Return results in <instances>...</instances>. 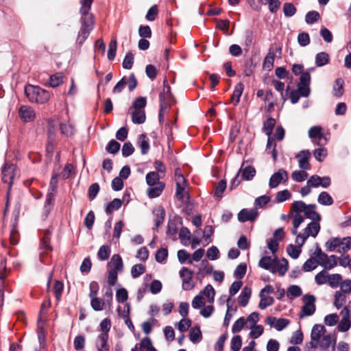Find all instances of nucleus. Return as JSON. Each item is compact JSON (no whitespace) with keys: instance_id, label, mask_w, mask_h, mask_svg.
I'll return each mask as SVG.
<instances>
[{"instance_id":"c85d7f7f","label":"nucleus","mask_w":351,"mask_h":351,"mask_svg":"<svg viewBox=\"0 0 351 351\" xmlns=\"http://www.w3.org/2000/svg\"><path fill=\"white\" fill-rule=\"evenodd\" d=\"M244 86L242 83H238L235 87L234 92L232 95V102L234 104H237L240 100V97L242 95V93L243 91Z\"/></svg>"},{"instance_id":"0e129e2a","label":"nucleus","mask_w":351,"mask_h":351,"mask_svg":"<svg viewBox=\"0 0 351 351\" xmlns=\"http://www.w3.org/2000/svg\"><path fill=\"white\" fill-rule=\"evenodd\" d=\"M351 327L350 318L342 317L339 322L337 328L340 332H347Z\"/></svg>"},{"instance_id":"79ce46f5","label":"nucleus","mask_w":351,"mask_h":351,"mask_svg":"<svg viewBox=\"0 0 351 351\" xmlns=\"http://www.w3.org/2000/svg\"><path fill=\"white\" fill-rule=\"evenodd\" d=\"M11 168V165L5 163L2 169V180L4 182L10 181V184H12V180L14 178V175L9 172Z\"/></svg>"},{"instance_id":"4468645a","label":"nucleus","mask_w":351,"mask_h":351,"mask_svg":"<svg viewBox=\"0 0 351 351\" xmlns=\"http://www.w3.org/2000/svg\"><path fill=\"white\" fill-rule=\"evenodd\" d=\"M110 269H114L117 272H121L123 269V263L121 256L118 254H114L111 257L110 262L108 263Z\"/></svg>"},{"instance_id":"0eeeda50","label":"nucleus","mask_w":351,"mask_h":351,"mask_svg":"<svg viewBox=\"0 0 351 351\" xmlns=\"http://www.w3.org/2000/svg\"><path fill=\"white\" fill-rule=\"evenodd\" d=\"M311 75L308 71H304L300 77V81L297 85L299 91H302V96L306 97L310 95Z\"/></svg>"},{"instance_id":"e433bc0d","label":"nucleus","mask_w":351,"mask_h":351,"mask_svg":"<svg viewBox=\"0 0 351 351\" xmlns=\"http://www.w3.org/2000/svg\"><path fill=\"white\" fill-rule=\"evenodd\" d=\"M19 117L24 123L33 121L36 118L35 111H19Z\"/></svg>"},{"instance_id":"f257e3e1","label":"nucleus","mask_w":351,"mask_h":351,"mask_svg":"<svg viewBox=\"0 0 351 351\" xmlns=\"http://www.w3.org/2000/svg\"><path fill=\"white\" fill-rule=\"evenodd\" d=\"M93 1V0H80L81 27L76 38V43L80 46L85 42L89 36L90 32L93 29V16L90 13Z\"/></svg>"},{"instance_id":"c756f323","label":"nucleus","mask_w":351,"mask_h":351,"mask_svg":"<svg viewBox=\"0 0 351 351\" xmlns=\"http://www.w3.org/2000/svg\"><path fill=\"white\" fill-rule=\"evenodd\" d=\"M344 81L341 78H337L333 86V94L335 97H339L343 94Z\"/></svg>"},{"instance_id":"7ed1b4c3","label":"nucleus","mask_w":351,"mask_h":351,"mask_svg":"<svg viewBox=\"0 0 351 351\" xmlns=\"http://www.w3.org/2000/svg\"><path fill=\"white\" fill-rule=\"evenodd\" d=\"M25 93L31 102L45 104L50 98V93L47 90L30 84L25 86Z\"/></svg>"},{"instance_id":"2f4dec72","label":"nucleus","mask_w":351,"mask_h":351,"mask_svg":"<svg viewBox=\"0 0 351 351\" xmlns=\"http://www.w3.org/2000/svg\"><path fill=\"white\" fill-rule=\"evenodd\" d=\"M63 73L61 72L51 75L49 77L50 86L55 88L63 83Z\"/></svg>"},{"instance_id":"680f3d73","label":"nucleus","mask_w":351,"mask_h":351,"mask_svg":"<svg viewBox=\"0 0 351 351\" xmlns=\"http://www.w3.org/2000/svg\"><path fill=\"white\" fill-rule=\"evenodd\" d=\"M308 206V204H306L303 201H295L292 203L291 207L294 212H295L297 214H300L302 212L305 211L306 210V208Z\"/></svg>"},{"instance_id":"4d7b16f0","label":"nucleus","mask_w":351,"mask_h":351,"mask_svg":"<svg viewBox=\"0 0 351 351\" xmlns=\"http://www.w3.org/2000/svg\"><path fill=\"white\" fill-rule=\"evenodd\" d=\"M320 18V15L317 11H309L305 16V21L307 24H313L317 22Z\"/></svg>"},{"instance_id":"f3484780","label":"nucleus","mask_w":351,"mask_h":351,"mask_svg":"<svg viewBox=\"0 0 351 351\" xmlns=\"http://www.w3.org/2000/svg\"><path fill=\"white\" fill-rule=\"evenodd\" d=\"M137 145L141 148L143 155L147 154L150 149L149 139L145 134H141L138 136Z\"/></svg>"},{"instance_id":"8fccbe9b","label":"nucleus","mask_w":351,"mask_h":351,"mask_svg":"<svg viewBox=\"0 0 351 351\" xmlns=\"http://www.w3.org/2000/svg\"><path fill=\"white\" fill-rule=\"evenodd\" d=\"M246 271L247 265L244 263H241L236 267L234 271V276L236 278L241 279L245 276Z\"/></svg>"},{"instance_id":"20e7f679","label":"nucleus","mask_w":351,"mask_h":351,"mask_svg":"<svg viewBox=\"0 0 351 351\" xmlns=\"http://www.w3.org/2000/svg\"><path fill=\"white\" fill-rule=\"evenodd\" d=\"M163 84V89L160 94V110H168L176 105V101L171 92V88L167 83V80H165Z\"/></svg>"},{"instance_id":"cd10ccee","label":"nucleus","mask_w":351,"mask_h":351,"mask_svg":"<svg viewBox=\"0 0 351 351\" xmlns=\"http://www.w3.org/2000/svg\"><path fill=\"white\" fill-rule=\"evenodd\" d=\"M110 247L107 245L101 246L97 252V258L99 261H104L109 258L110 255Z\"/></svg>"},{"instance_id":"a18cd8bd","label":"nucleus","mask_w":351,"mask_h":351,"mask_svg":"<svg viewBox=\"0 0 351 351\" xmlns=\"http://www.w3.org/2000/svg\"><path fill=\"white\" fill-rule=\"evenodd\" d=\"M328 280L327 282L328 283L329 286L332 288H336L339 285L341 281L342 280V277L339 274H335L332 275H328Z\"/></svg>"},{"instance_id":"4c0bfd02","label":"nucleus","mask_w":351,"mask_h":351,"mask_svg":"<svg viewBox=\"0 0 351 351\" xmlns=\"http://www.w3.org/2000/svg\"><path fill=\"white\" fill-rule=\"evenodd\" d=\"M120 147V143L115 140L112 139L108 142L106 147V150L107 152L114 155L119 152Z\"/></svg>"},{"instance_id":"3c124183","label":"nucleus","mask_w":351,"mask_h":351,"mask_svg":"<svg viewBox=\"0 0 351 351\" xmlns=\"http://www.w3.org/2000/svg\"><path fill=\"white\" fill-rule=\"evenodd\" d=\"M323 136L320 126H313L308 130V137L310 138H319L321 140Z\"/></svg>"},{"instance_id":"37998d69","label":"nucleus","mask_w":351,"mask_h":351,"mask_svg":"<svg viewBox=\"0 0 351 351\" xmlns=\"http://www.w3.org/2000/svg\"><path fill=\"white\" fill-rule=\"evenodd\" d=\"M90 298V305L93 310H95V311H100L103 310L105 302L103 301L102 299H100L97 297H93Z\"/></svg>"},{"instance_id":"473e14b6","label":"nucleus","mask_w":351,"mask_h":351,"mask_svg":"<svg viewBox=\"0 0 351 351\" xmlns=\"http://www.w3.org/2000/svg\"><path fill=\"white\" fill-rule=\"evenodd\" d=\"M315 305L304 304L301 308V313L299 315L300 319H303L305 317L313 315L315 312Z\"/></svg>"},{"instance_id":"c03bdc74","label":"nucleus","mask_w":351,"mask_h":351,"mask_svg":"<svg viewBox=\"0 0 351 351\" xmlns=\"http://www.w3.org/2000/svg\"><path fill=\"white\" fill-rule=\"evenodd\" d=\"M117 48V42L115 38H113L110 40L109 43V49L108 51V59L110 61L113 60L116 56Z\"/></svg>"},{"instance_id":"423d86ee","label":"nucleus","mask_w":351,"mask_h":351,"mask_svg":"<svg viewBox=\"0 0 351 351\" xmlns=\"http://www.w3.org/2000/svg\"><path fill=\"white\" fill-rule=\"evenodd\" d=\"M179 274L182 280V289L185 291H189L193 289L194 283L192 280L193 271L187 267H183L180 270Z\"/></svg>"},{"instance_id":"b1692460","label":"nucleus","mask_w":351,"mask_h":351,"mask_svg":"<svg viewBox=\"0 0 351 351\" xmlns=\"http://www.w3.org/2000/svg\"><path fill=\"white\" fill-rule=\"evenodd\" d=\"M325 331V328L323 325L315 324L312 328L311 338L313 341H319L322 334Z\"/></svg>"},{"instance_id":"13d9d810","label":"nucleus","mask_w":351,"mask_h":351,"mask_svg":"<svg viewBox=\"0 0 351 351\" xmlns=\"http://www.w3.org/2000/svg\"><path fill=\"white\" fill-rule=\"evenodd\" d=\"M145 267L142 264L134 265L131 269V275L133 278L139 277L141 274L145 273Z\"/></svg>"},{"instance_id":"6e6d98bb","label":"nucleus","mask_w":351,"mask_h":351,"mask_svg":"<svg viewBox=\"0 0 351 351\" xmlns=\"http://www.w3.org/2000/svg\"><path fill=\"white\" fill-rule=\"evenodd\" d=\"M341 245H339V248L337 250L338 252H341V251L346 252L351 249V237H344L343 239H340Z\"/></svg>"},{"instance_id":"a211bd4d","label":"nucleus","mask_w":351,"mask_h":351,"mask_svg":"<svg viewBox=\"0 0 351 351\" xmlns=\"http://www.w3.org/2000/svg\"><path fill=\"white\" fill-rule=\"evenodd\" d=\"M109 337L98 335L95 341L97 351H110V346L108 343Z\"/></svg>"},{"instance_id":"ddd939ff","label":"nucleus","mask_w":351,"mask_h":351,"mask_svg":"<svg viewBox=\"0 0 351 351\" xmlns=\"http://www.w3.org/2000/svg\"><path fill=\"white\" fill-rule=\"evenodd\" d=\"M185 182L186 179L184 178L182 174H180L177 178L176 191V197L179 200H183L184 199L185 195L188 198H189V194L188 193V192H185L184 187L182 185V184H184Z\"/></svg>"},{"instance_id":"338daca9","label":"nucleus","mask_w":351,"mask_h":351,"mask_svg":"<svg viewBox=\"0 0 351 351\" xmlns=\"http://www.w3.org/2000/svg\"><path fill=\"white\" fill-rule=\"evenodd\" d=\"M308 177V173L304 171H294L291 173L292 179L298 182L304 181Z\"/></svg>"},{"instance_id":"393cba45","label":"nucleus","mask_w":351,"mask_h":351,"mask_svg":"<svg viewBox=\"0 0 351 351\" xmlns=\"http://www.w3.org/2000/svg\"><path fill=\"white\" fill-rule=\"evenodd\" d=\"M121 205L122 201L119 198H114L112 201L107 204L105 211L107 214L110 215L114 210H119Z\"/></svg>"},{"instance_id":"412c9836","label":"nucleus","mask_w":351,"mask_h":351,"mask_svg":"<svg viewBox=\"0 0 351 351\" xmlns=\"http://www.w3.org/2000/svg\"><path fill=\"white\" fill-rule=\"evenodd\" d=\"M252 294L251 289L245 287L239 296V304L241 306L245 307L248 304L249 300Z\"/></svg>"},{"instance_id":"603ef678","label":"nucleus","mask_w":351,"mask_h":351,"mask_svg":"<svg viewBox=\"0 0 351 351\" xmlns=\"http://www.w3.org/2000/svg\"><path fill=\"white\" fill-rule=\"evenodd\" d=\"M346 302V295L340 291H337L335 294V302L334 304L337 309L342 307L344 303Z\"/></svg>"},{"instance_id":"e2e57ef3","label":"nucleus","mask_w":351,"mask_h":351,"mask_svg":"<svg viewBox=\"0 0 351 351\" xmlns=\"http://www.w3.org/2000/svg\"><path fill=\"white\" fill-rule=\"evenodd\" d=\"M147 98L145 97H138L133 102L132 108L133 110H142L146 106Z\"/></svg>"},{"instance_id":"052dcab7","label":"nucleus","mask_w":351,"mask_h":351,"mask_svg":"<svg viewBox=\"0 0 351 351\" xmlns=\"http://www.w3.org/2000/svg\"><path fill=\"white\" fill-rule=\"evenodd\" d=\"M60 129L61 134L67 137L71 136L74 134V128L71 124L60 123Z\"/></svg>"},{"instance_id":"72a5a7b5","label":"nucleus","mask_w":351,"mask_h":351,"mask_svg":"<svg viewBox=\"0 0 351 351\" xmlns=\"http://www.w3.org/2000/svg\"><path fill=\"white\" fill-rule=\"evenodd\" d=\"M259 297L261 300L258 304V307L262 310L266 308L267 306L273 305L274 303V299L273 297H267L266 295H261Z\"/></svg>"},{"instance_id":"69168bd1","label":"nucleus","mask_w":351,"mask_h":351,"mask_svg":"<svg viewBox=\"0 0 351 351\" xmlns=\"http://www.w3.org/2000/svg\"><path fill=\"white\" fill-rule=\"evenodd\" d=\"M297 10L294 5L291 3H285L283 5V12L285 16L291 17L293 16Z\"/></svg>"},{"instance_id":"a19ab883","label":"nucleus","mask_w":351,"mask_h":351,"mask_svg":"<svg viewBox=\"0 0 351 351\" xmlns=\"http://www.w3.org/2000/svg\"><path fill=\"white\" fill-rule=\"evenodd\" d=\"M145 111H132V119L136 124H142L145 121Z\"/></svg>"},{"instance_id":"f8f14e48","label":"nucleus","mask_w":351,"mask_h":351,"mask_svg":"<svg viewBox=\"0 0 351 351\" xmlns=\"http://www.w3.org/2000/svg\"><path fill=\"white\" fill-rule=\"evenodd\" d=\"M152 213L154 216L155 226L153 228V230L156 231L158 228L163 223L165 217V210L162 206H158L154 208L152 210Z\"/></svg>"},{"instance_id":"f704fd0d","label":"nucleus","mask_w":351,"mask_h":351,"mask_svg":"<svg viewBox=\"0 0 351 351\" xmlns=\"http://www.w3.org/2000/svg\"><path fill=\"white\" fill-rule=\"evenodd\" d=\"M314 255L317 258V261L320 265H324L325 261L328 260V255L322 251V249L317 243L316 244V249L314 252Z\"/></svg>"},{"instance_id":"09e8293b","label":"nucleus","mask_w":351,"mask_h":351,"mask_svg":"<svg viewBox=\"0 0 351 351\" xmlns=\"http://www.w3.org/2000/svg\"><path fill=\"white\" fill-rule=\"evenodd\" d=\"M341 244L339 238H332L326 243V247L327 251L333 252L337 247L339 248V245H341Z\"/></svg>"},{"instance_id":"774afa93","label":"nucleus","mask_w":351,"mask_h":351,"mask_svg":"<svg viewBox=\"0 0 351 351\" xmlns=\"http://www.w3.org/2000/svg\"><path fill=\"white\" fill-rule=\"evenodd\" d=\"M242 346V339L240 335H235L231 339L230 348L232 351H239Z\"/></svg>"},{"instance_id":"a878e982","label":"nucleus","mask_w":351,"mask_h":351,"mask_svg":"<svg viewBox=\"0 0 351 351\" xmlns=\"http://www.w3.org/2000/svg\"><path fill=\"white\" fill-rule=\"evenodd\" d=\"M199 294L202 296H206L209 303H213L214 302L215 291L211 285H207L205 288L201 291Z\"/></svg>"},{"instance_id":"5fc2aeb1","label":"nucleus","mask_w":351,"mask_h":351,"mask_svg":"<svg viewBox=\"0 0 351 351\" xmlns=\"http://www.w3.org/2000/svg\"><path fill=\"white\" fill-rule=\"evenodd\" d=\"M276 124V120L273 118L267 119L263 123V130L266 134L271 136L273 129Z\"/></svg>"},{"instance_id":"bf43d9fd","label":"nucleus","mask_w":351,"mask_h":351,"mask_svg":"<svg viewBox=\"0 0 351 351\" xmlns=\"http://www.w3.org/2000/svg\"><path fill=\"white\" fill-rule=\"evenodd\" d=\"M328 277V274L324 269L316 274L315 280L317 285H322L327 282Z\"/></svg>"},{"instance_id":"9b49d317","label":"nucleus","mask_w":351,"mask_h":351,"mask_svg":"<svg viewBox=\"0 0 351 351\" xmlns=\"http://www.w3.org/2000/svg\"><path fill=\"white\" fill-rule=\"evenodd\" d=\"M256 169L251 165L245 166V162H243L238 171V173L241 176V180H252L256 175Z\"/></svg>"},{"instance_id":"9d476101","label":"nucleus","mask_w":351,"mask_h":351,"mask_svg":"<svg viewBox=\"0 0 351 351\" xmlns=\"http://www.w3.org/2000/svg\"><path fill=\"white\" fill-rule=\"evenodd\" d=\"M311 154L308 149L302 150L298 152L295 158L298 159L299 167L303 170H308L311 168L309 158Z\"/></svg>"},{"instance_id":"49530a36","label":"nucleus","mask_w":351,"mask_h":351,"mask_svg":"<svg viewBox=\"0 0 351 351\" xmlns=\"http://www.w3.org/2000/svg\"><path fill=\"white\" fill-rule=\"evenodd\" d=\"M317 265H319V263L317 260L311 257L304 263L302 269L304 271H311L317 267Z\"/></svg>"},{"instance_id":"c9c22d12","label":"nucleus","mask_w":351,"mask_h":351,"mask_svg":"<svg viewBox=\"0 0 351 351\" xmlns=\"http://www.w3.org/2000/svg\"><path fill=\"white\" fill-rule=\"evenodd\" d=\"M86 344V339L84 335H77L73 340V346L74 349L76 351L84 350L83 349L85 347Z\"/></svg>"},{"instance_id":"39448f33","label":"nucleus","mask_w":351,"mask_h":351,"mask_svg":"<svg viewBox=\"0 0 351 351\" xmlns=\"http://www.w3.org/2000/svg\"><path fill=\"white\" fill-rule=\"evenodd\" d=\"M289 179L288 172L280 169L278 171L271 175L269 181V186L270 189L276 188L280 183H285Z\"/></svg>"},{"instance_id":"2eb2a0df","label":"nucleus","mask_w":351,"mask_h":351,"mask_svg":"<svg viewBox=\"0 0 351 351\" xmlns=\"http://www.w3.org/2000/svg\"><path fill=\"white\" fill-rule=\"evenodd\" d=\"M165 187V184L162 182H158L155 185L149 186V187L147 190V193L149 197L150 198H156L160 195L162 193Z\"/></svg>"},{"instance_id":"bb28decb","label":"nucleus","mask_w":351,"mask_h":351,"mask_svg":"<svg viewBox=\"0 0 351 351\" xmlns=\"http://www.w3.org/2000/svg\"><path fill=\"white\" fill-rule=\"evenodd\" d=\"M330 57L326 52H319L315 56V64L317 66H323L329 62Z\"/></svg>"},{"instance_id":"864d4df0","label":"nucleus","mask_w":351,"mask_h":351,"mask_svg":"<svg viewBox=\"0 0 351 351\" xmlns=\"http://www.w3.org/2000/svg\"><path fill=\"white\" fill-rule=\"evenodd\" d=\"M160 180V176L155 171L149 172L146 175V182L149 186L155 185Z\"/></svg>"},{"instance_id":"6ab92c4d","label":"nucleus","mask_w":351,"mask_h":351,"mask_svg":"<svg viewBox=\"0 0 351 351\" xmlns=\"http://www.w3.org/2000/svg\"><path fill=\"white\" fill-rule=\"evenodd\" d=\"M275 56L274 51L270 48L263 60V67L264 69L271 71L273 69Z\"/></svg>"},{"instance_id":"f03ea898","label":"nucleus","mask_w":351,"mask_h":351,"mask_svg":"<svg viewBox=\"0 0 351 351\" xmlns=\"http://www.w3.org/2000/svg\"><path fill=\"white\" fill-rule=\"evenodd\" d=\"M288 261L286 258H282L281 261L277 257L272 258L271 256H263L258 261V266L272 274L278 272L280 276H284L288 269Z\"/></svg>"},{"instance_id":"7c9ffc66","label":"nucleus","mask_w":351,"mask_h":351,"mask_svg":"<svg viewBox=\"0 0 351 351\" xmlns=\"http://www.w3.org/2000/svg\"><path fill=\"white\" fill-rule=\"evenodd\" d=\"M300 243H298V246H296L293 244H289L287 247V252L289 254V256L293 258L296 259L299 257L302 250L300 249L301 247H300L299 244Z\"/></svg>"},{"instance_id":"dca6fc26","label":"nucleus","mask_w":351,"mask_h":351,"mask_svg":"<svg viewBox=\"0 0 351 351\" xmlns=\"http://www.w3.org/2000/svg\"><path fill=\"white\" fill-rule=\"evenodd\" d=\"M317 206L315 204H308L306 210L304 214V216L312 221H320L322 220L321 215L315 210Z\"/></svg>"},{"instance_id":"5701e85b","label":"nucleus","mask_w":351,"mask_h":351,"mask_svg":"<svg viewBox=\"0 0 351 351\" xmlns=\"http://www.w3.org/2000/svg\"><path fill=\"white\" fill-rule=\"evenodd\" d=\"M317 202L319 204L324 206H330L334 202L332 197L326 191H322L319 193Z\"/></svg>"},{"instance_id":"58836bf2","label":"nucleus","mask_w":351,"mask_h":351,"mask_svg":"<svg viewBox=\"0 0 351 351\" xmlns=\"http://www.w3.org/2000/svg\"><path fill=\"white\" fill-rule=\"evenodd\" d=\"M226 181L225 180H221L218 184L215 186L214 197L221 198L223 197V193L226 189Z\"/></svg>"},{"instance_id":"de8ad7c7","label":"nucleus","mask_w":351,"mask_h":351,"mask_svg":"<svg viewBox=\"0 0 351 351\" xmlns=\"http://www.w3.org/2000/svg\"><path fill=\"white\" fill-rule=\"evenodd\" d=\"M168 257L167 248L160 247L158 249L155 254V259L159 263H163Z\"/></svg>"},{"instance_id":"1a4fd4ad","label":"nucleus","mask_w":351,"mask_h":351,"mask_svg":"<svg viewBox=\"0 0 351 351\" xmlns=\"http://www.w3.org/2000/svg\"><path fill=\"white\" fill-rule=\"evenodd\" d=\"M258 212L256 208L248 210L243 208L238 214V220L244 223L246 221H254L258 217Z\"/></svg>"},{"instance_id":"aec40b11","label":"nucleus","mask_w":351,"mask_h":351,"mask_svg":"<svg viewBox=\"0 0 351 351\" xmlns=\"http://www.w3.org/2000/svg\"><path fill=\"white\" fill-rule=\"evenodd\" d=\"M189 339L193 343H197L202 339V334L199 326L191 328L189 331Z\"/></svg>"},{"instance_id":"6e6552de","label":"nucleus","mask_w":351,"mask_h":351,"mask_svg":"<svg viewBox=\"0 0 351 351\" xmlns=\"http://www.w3.org/2000/svg\"><path fill=\"white\" fill-rule=\"evenodd\" d=\"M305 235L304 237V239L299 244L300 247H302L306 239L311 236L312 237H316L319 232L320 230V224L319 221H311L310 222L307 226L304 228Z\"/></svg>"},{"instance_id":"4be33fe9","label":"nucleus","mask_w":351,"mask_h":351,"mask_svg":"<svg viewBox=\"0 0 351 351\" xmlns=\"http://www.w3.org/2000/svg\"><path fill=\"white\" fill-rule=\"evenodd\" d=\"M276 147V143L275 142V140L271 138V136H268L265 151L268 154L270 152L271 153V156L274 162L276 161L278 158V152Z\"/></svg>"},{"instance_id":"ea45409f","label":"nucleus","mask_w":351,"mask_h":351,"mask_svg":"<svg viewBox=\"0 0 351 351\" xmlns=\"http://www.w3.org/2000/svg\"><path fill=\"white\" fill-rule=\"evenodd\" d=\"M101 332L99 335L109 337L108 332L111 328V321L109 318L104 319L99 324Z\"/></svg>"}]
</instances>
